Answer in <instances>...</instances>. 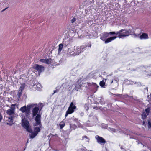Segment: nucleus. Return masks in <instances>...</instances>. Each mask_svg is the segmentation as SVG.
<instances>
[{
	"label": "nucleus",
	"instance_id": "obj_36",
	"mask_svg": "<svg viewBox=\"0 0 151 151\" xmlns=\"http://www.w3.org/2000/svg\"><path fill=\"white\" fill-rule=\"evenodd\" d=\"M7 8H6L4 9H3L1 11L2 12H3V11H4V10H5Z\"/></svg>",
	"mask_w": 151,
	"mask_h": 151
},
{
	"label": "nucleus",
	"instance_id": "obj_7",
	"mask_svg": "<svg viewBox=\"0 0 151 151\" xmlns=\"http://www.w3.org/2000/svg\"><path fill=\"white\" fill-rule=\"evenodd\" d=\"M95 138L98 143L101 145H104L106 143V140L104 138L99 135H96Z\"/></svg>",
	"mask_w": 151,
	"mask_h": 151
},
{
	"label": "nucleus",
	"instance_id": "obj_23",
	"mask_svg": "<svg viewBox=\"0 0 151 151\" xmlns=\"http://www.w3.org/2000/svg\"><path fill=\"white\" fill-rule=\"evenodd\" d=\"M37 133L34 132V133H33L30 136V137L32 138H34L37 135Z\"/></svg>",
	"mask_w": 151,
	"mask_h": 151
},
{
	"label": "nucleus",
	"instance_id": "obj_9",
	"mask_svg": "<svg viewBox=\"0 0 151 151\" xmlns=\"http://www.w3.org/2000/svg\"><path fill=\"white\" fill-rule=\"evenodd\" d=\"M52 59L50 58L49 59L47 58L41 59L40 60V61L42 63H44L47 64H50L51 63V62L50 60H51Z\"/></svg>",
	"mask_w": 151,
	"mask_h": 151
},
{
	"label": "nucleus",
	"instance_id": "obj_20",
	"mask_svg": "<svg viewBox=\"0 0 151 151\" xmlns=\"http://www.w3.org/2000/svg\"><path fill=\"white\" fill-rule=\"evenodd\" d=\"M70 126L71 129H75L77 127V126L75 124H70Z\"/></svg>",
	"mask_w": 151,
	"mask_h": 151
},
{
	"label": "nucleus",
	"instance_id": "obj_16",
	"mask_svg": "<svg viewBox=\"0 0 151 151\" xmlns=\"http://www.w3.org/2000/svg\"><path fill=\"white\" fill-rule=\"evenodd\" d=\"M69 107H71V108L73 109L74 110L76 109V104L75 103H73V102L70 103Z\"/></svg>",
	"mask_w": 151,
	"mask_h": 151
},
{
	"label": "nucleus",
	"instance_id": "obj_22",
	"mask_svg": "<svg viewBox=\"0 0 151 151\" xmlns=\"http://www.w3.org/2000/svg\"><path fill=\"white\" fill-rule=\"evenodd\" d=\"M99 84L101 86L104 87V86L105 85V83L104 82V81L103 80L100 82Z\"/></svg>",
	"mask_w": 151,
	"mask_h": 151
},
{
	"label": "nucleus",
	"instance_id": "obj_26",
	"mask_svg": "<svg viewBox=\"0 0 151 151\" xmlns=\"http://www.w3.org/2000/svg\"><path fill=\"white\" fill-rule=\"evenodd\" d=\"M147 117V115L145 114H142V118L143 119H146V118Z\"/></svg>",
	"mask_w": 151,
	"mask_h": 151
},
{
	"label": "nucleus",
	"instance_id": "obj_2",
	"mask_svg": "<svg viewBox=\"0 0 151 151\" xmlns=\"http://www.w3.org/2000/svg\"><path fill=\"white\" fill-rule=\"evenodd\" d=\"M87 47V45H83L80 46H74L73 51H71V48H69L68 49V52L70 55L73 56L79 55L83 52Z\"/></svg>",
	"mask_w": 151,
	"mask_h": 151
},
{
	"label": "nucleus",
	"instance_id": "obj_13",
	"mask_svg": "<svg viewBox=\"0 0 151 151\" xmlns=\"http://www.w3.org/2000/svg\"><path fill=\"white\" fill-rule=\"evenodd\" d=\"M139 38L141 39H147L148 38V37L147 34L143 33L140 36Z\"/></svg>",
	"mask_w": 151,
	"mask_h": 151
},
{
	"label": "nucleus",
	"instance_id": "obj_25",
	"mask_svg": "<svg viewBox=\"0 0 151 151\" xmlns=\"http://www.w3.org/2000/svg\"><path fill=\"white\" fill-rule=\"evenodd\" d=\"M148 127L149 129H151V122L150 120L148 121Z\"/></svg>",
	"mask_w": 151,
	"mask_h": 151
},
{
	"label": "nucleus",
	"instance_id": "obj_4",
	"mask_svg": "<svg viewBox=\"0 0 151 151\" xmlns=\"http://www.w3.org/2000/svg\"><path fill=\"white\" fill-rule=\"evenodd\" d=\"M32 68L38 71L39 75L41 73L44 71L45 69L44 67V66L39 65L37 64H35L33 66Z\"/></svg>",
	"mask_w": 151,
	"mask_h": 151
},
{
	"label": "nucleus",
	"instance_id": "obj_40",
	"mask_svg": "<svg viewBox=\"0 0 151 151\" xmlns=\"http://www.w3.org/2000/svg\"><path fill=\"white\" fill-rule=\"evenodd\" d=\"M113 80H112V81H111V83H113Z\"/></svg>",
	"mask_w": 151,
	"mask_h": 151
},
{
	"label": "nucleus",
	"instance_id": "obj_24",
	"mask_svg": "<svg viewBox=\"0 0 151 151\" xmlns=\"http://www.w3.org/2000/svg\"><path fill=\"white\" fill-rule=\"evenodd\" d=\"M15 104H12V105H11V106L10 107V108L11 109H10L14 111V109H15Z\"/></svg>",
	"mask_w": 151,
	"mask_h": 151
},
{
	"label": "nucleus",
	"instance_id": "obj_35",
	"mask_svg": "<svg viewBox=\"0 0 151 151\" xmlns=\"http://www.w3.org/2000/svg\"><path fill=\"white\" fill-rule=\"evenodd\" d=\"M93 85H95L96 86H97V87H99V86L96 84V83H93Z\"/></svg>",
	"mask_w": 151,
	"mask_h": 151
},
{
	"label": "nucleus",
	"instance_id": "obj_12",
	"mask_svg": "<svg viewBox=\"0 0 151 151\" xmlns=\"http://www.w3.org/2000/svg\"><path fill=\"white\" fill-rule=\"evenodd\" d=\"M117 37L116 36H113L112 37H110L107 38L104 41L105 43L107 44L111 42L112 40L115 39Z\"/></svg>",
	"mask_w": 151,
	"mask_h": 151
},
{
	"label": "nucleus",
	"instance_id": "obj_38",
	"mask_svg": "<svg viewBox=\"0 0 151 151\" xmlns=\"http://www.w3.org/2000/svg\"><path fill=\"white\" fill-rule=\"evenodd\" d=\"M145 111H146V112L147 113V112L148 110H147V109H146Z\"/></svg>",
	"mask_w": 151,
	"mask_h": 151
},
{
	"label": "nucleus",
	"instance_id": "obj_39",
	"mask_svg": "<svg viewBox=\"0 0 151 151\" xmlns=\"http://www.w3.org/2000/svg\"><path fill=\"white\" fill-rule=\"evenodd\" d=\"M145 111H146V112L147 113V112L148 110H147V109H146Z\"/></svg>",
	"mask_w": 151,
	"mask_h": 151
},
{
	"label": "nucleus",
	"instance_id": "obj_18",
	"mask_svg": "<svg viewBox=\"0 0 151 151\" xmlns=\"http://www.w3.org/2000/svg\"><path fill=\"white\" fill-rule=\"evenodd\" d=\"M59 125L60 127V128L61 129H62L65 126V123L63 121H62L59 124Z\"/></svg>",
	"mask_w": 151,
	"mask_h": 151
},
{
	"label": "nucleus",
	"instance_id": "obj_17",
	"mask_svg": "<svg viewBox=\"0 0 151 151\" xmlns=\"http://www.w3.org/2000/svg\"><path fill=\"white\" fill-rule=\"evenodd\" d=\"M63 47V44H60L59 45V48L58 50V53H60L61 52Z\"/></svg>",
	"mask_w": 151,
	"mask_h": 151
},
{
	"label": "nucleus",
	"instance_id": "obj_10",
	"mask_svg": "<svg viewBox=\"0 0 151 151\" xmlns=\"http://www.w3.org/2000/svg\"><path fill=\"white\" fill-rule=\"evenodd\" d=\"M19 110L23 113H25L26 111L29 112V106H27V107L26 106H24L21 107L20 109Z\"/></svg>",
	"mask_w": 151,
	"mask_h": 151
},
{
	"label": "nucleus",
	"instance_id": "obj_1",
	"mask_svg": "<svg viewBox=\"0 0 151 151\" xmlns=\"http://www.w3.org/2000/svg\"><path fill=\"white\" fill-rule=\"evenodd\" d=\"M39 106H38L37 104V106H34L35 107L32 110V117L35 116V122L33 126L35 127L39 125L40 127L41 128V114L40 113V112L43 107V106L42 103H40L39 104Z\"/></svg>",
	"mask_w": 151,
	"mask_h": 151
},
{
	"label": "nucleus",
	"instance_id": "obj_15",
	"mask_svg": "<svg viewBox=\"0 0 151 151\" xmlns=\"http://www.w3.org/2000/svg\"><path fill=\"white\" fill-rule=\"evenodd\" d=\"M34 130L35 132L37 134L40 131V127H36L34 128Z\"/></svg>",
	"mask_w": 151,
	"mask_h": 151
},
{
	"label": "nucleus",
	"instance_id": "obj_30",
	"mask_svg": "<svg viewBox=\"0 0 151 151\" xmlns=\"http://www.w3.org/2000/svg\"><path fill=\"white\" fill-rule=\"evenodd\" d=\"M59 91V89H57L56 90H54V93L53 94L55 93L58 92Z\"/></svg>",
	"mask_w": 151,
	"mask_h": 151
},
{
	"label": "nucleus",
	"instance_id": "obj_28",
	"mask_svg": "<svg viewBox=\"0 0 151 151\" xmlns=\"http://www.w3.org/2000/svg\"><path fill=\"white\" fill-rule=\"evenodd\" d=\"M76 19L75 18H73L71 21V23H73L75 21H76Z\"/></svg>",
	"mask_w": 151,
	"mask_h": 151
},
{
	"label": "nucleus",
	"instance_id": "obj_19",
	"mask_svg": "<svg viewBox=\"0 0 151 151\" xmlns=\"http://www.w3.org/2000/svg\"><path fill=\"white\" fill-rule=\"evenodd\" d=\"M118 31L117 32H110L109 33V35H118L119 34H118Z\"/></svg>",
	"mask_w": 151,
	"mask_h": 151
},
{
	"label": "nucleus",
	"instance_id": "obj_37",
	"mask_svg": "<svg viewBox=\"0 0 151 151\" xmlns=\"http://www.w3.org/2000/svg\"><path fill=\"white\" fill-rule=\"evenodd\" d=\"M89 109V107H87V109H86V110H88Z\"/></svg>",
	"mask_w": 151,
	"mask_h": 151
},
{
	"label": "nucleus",
	"instance_id": "obj_41",
	"mask_svg": "<svg viewBox=\"0 0 151 151\" xmlns=\"http://www.w3.org/2000/svg\"><path fill=\"white\" fill-rule=\"evenodd\" d=\"M143 123L144 124V123H145V122H143Z\"/></svg>",
	"mask_w": 151,
	"mask_h": 151
},
{
	"label": "nucleus",
	"instance_id": "obj_33",
	"mask_svg": "<svg viewBox=\"0 0 151 151\" xmlns=\"http://www.w3.org/2000/svg\"><path fill=\"white\" fill-rule=\"evenodd\" d=\"M2 119V116L1 114H0V122L1 121Z\"/></svg>",
	"mask_w": 151,
	"mask_h": 151
},
{
	"label": "nucleus",
	"instance_id": "obj_11",
	"mask_svg": "<svg viewBox=\"0 0 151 151\" xmlns=\"http://www.w3.org/2000/svg\"><path fill=\"white\" fill-rule=\"evenodd\" d=\"M74 109L69 106L65 114V117H67L68 115L72 114L74 112Z\"/></svg>",
	"mask_w": 151,
	"mask_h": 151
},
{
	"label": "nucleus",
	"instance_id": "obj_32",
	"mask_svg": "<svg viewBox=\"0 0 151 151\" xmlns=\"http://www.w3.org/2000/svg\"><path fill=\"white\" fill-rule=\"evenodd\" d=\"M21 85L23 86L22 87H23V89L24 88L25 83H23L21 84Z\"/></svg>",
	"mask_w": 151,
	"mask_h": 151
},
{
	"label": "nucleus",
	"instance_id": "obj_42",
	"mask_svg": "<svg viewBox=\"0 0 151 151\" xmlns=\"http://www.w3.org/2000/svg\"><path fill=\"white\" fill-rule=\"evenodd\" d=\"M86 105L85 106V107L86 108Z\"/></svg>",
	"mask_w": 151,
	"mask_h": 151
},
{
	"label": "nucleus",
	"instance_id": "obj_6",
	"mask_svg": "<svg viewBox=\"0 0 151 151\" xmlns=\"http://www.w3.org/2000/svg\"><path fill=\"white\" fill-rule=\"evenodd\" d=\"M29 124L27 120H24L23 119L22 120V127L25 128L27 131L31 132L32 131L30 129Z\"/></svg>",
	"mask_w": 151,
	"mask_h": 151
},
{
	"label": "nucleus",
	"instance_id": "obj_31",
	"mask_svg": "<svg viewBox=\"0 0 151 151\" xmlns=\"http://www.w3.org/2000/svg\"><path fill=\"white\" fill-rule=\"evenodd\" d=\"M93 109H96V110H98V109L99 108L98 107H97V106H94V107H93Z\"/></svg>",
	"mask_w": 151,
	"mask_h": 151
},
{
	"label": "nucleus",
	"instance_id": "obj_27",
	"mask_svg": "<svg viewBox=\"0 0 151 151\" xmlns=\"http://www.w3.org/2000/svg\"><path fill=\"white\" fill-rule=\"evenodd\" d=\"M84 139H88V140H89V139L88 138V137L86 136H84L82 137V140H84Z\"/></svg>",
	"mask_w": 151,
	"mask_h": 151
},
{
	"label": "nucleus",
	"instance_id": "obj_5",
	"mask_svg": "<svg viewBox=\"0 0 151 151\" xmlns=\"http://www.w3.org/2000/svg\"><path fill=\"white\" fill-rule=\"evenodd\" d=\"M6 113L7 114L10 116L9 118V122L11 123H12L14 116H14V111H13L10 109H8L6 111Z\"/></svg>",
	"mask_w": 151,
	"mask_h": 151
},
{
	"label": "nucleus",
	"instance_id": "obj_3",
	"mask_svg": "<svg viewBox=\"0 0 151 151\" xmlns=\"http://www.w3.org/2000/svg\"><path fill=\"white\" fill-rule=\"evenodd\" d=\"M119 35L117 37L119 38H123L127 36H128L134 33L131 29H122L118 31Z\"/></svg>",
	"mask_w": 151,
	"mask_h": 151
},
{
	"label": "nucleus",
	"instance_id": "obj_29",
	"mask_svg": "<svg viewBox=\"0 0 151 151\" xmlns=\"http://www.w3.org/2000/svg\"><path fill=\"white\" fill-rule=\"evenodd\" d=\"M73 121L76 122H77L78 121V120L76 118H74L73 119Z\"/></svg>",
	"mask_w": 151,
	"mask_h": 151
},
{
	"label": "nucleus",
	"instance_id": "obj_21",
	"mask_svg": "<svg viewBox=\"0 0 151 151\" xmlns=\"http://www.w3.org/2000/svg\"><path fill=\"white\" fill-rule=\"evenodd\" d=\"M68 41L67 39H65L63 41V44L65 45H67L69 44V41Z\"/></svg>",
	"mask_w": 151,
	"mask_h": 151
},
{
	"label": "nucleus",
	"instance_id": "obj_34",
	"mask_svg": "<svg viewBox=\"0 0 151 151\" xmlns=\"http://www.w3.org/2000/svg\"><path fill=\"white\" fill-rule=\"evenodd\" d=\"M88 46L89 47H90L91 46V44L90 43V44H88Z\"/></svg>",
	"mask_w": 151,
	"mask_h": 151
},
{
	"label": "nucleus",
	"instance_id": "obj_14",
	"mask_svg": "<svg viewBox=\"0 0 151 151\" xmlns=\"http://www.w3.org/2000/svg\"><path fill=\"white\" fill-rule=\"evenodd\" d=\"M37 106V104H35L33 105H30L29 106V112H27V111L25 112L27 114V115H29V113H30V108L31 107H33L34 106Z\"/></svg>",
	"mask_w": 151,
	"mask_h": 151
},
{
	"label": "nucleus",
	"instance_id": "obj_8",
	"mask_svg": "<svg viewBox=\"0 0 151 151\" xmlns=\"http://www.w3.org/2000/svg\"><path fill=\"white\" fill-rule=\"evenodd\" d=\"M109 36V33L107 32H104L101 35L100 39L103 41H105Z\"/></svg>",
	"mask_w": 151,
	"mask_h": 151
}]
</instances>
